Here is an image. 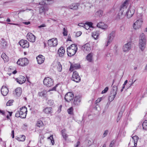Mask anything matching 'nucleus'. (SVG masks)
<instances>
[{
  "instance_id": "obj_35",
  "label": "nucleus",
  "mask_w": 147,
  "mask_h": 147,
  "mask_svg": "<svg viewBox=\"0 0 147 147\" xmlns=\"http://www.w3.org/2000/svg\"><path fill=\"white\" fill-rule=\"evenodd\" d=\"M65 129L62 130H61L62 135L63 137L64 138L65 140H66L68 136L65 133Z\"/></svg>"
},
{
  "instance_id": "obj_12",
  "label": "nucleus",
  "mask_w": 147,
  "mask_h": 147,
  "mask_svg": "<svg viewBox=\"0 0 147 147\" xmlns=\"http://www.w3.org/2000/svg\"><path fill=\"white\" fill-rule=\"evenodd\" d=\"M115 31H112L109 35L107 39V44L106 45V46H107L110 43V42H111L112 40L115 36Z\"/></svg>"
},
{
  "instance_id": "obj_17",
  "label": "nucleus",
  "mask_w": 147,
  "mask_h": 147,
  "mask_svg": "<svg viewBox=\"0 0 147 147\" xmlns=\"http://www.w3.org/2000/svg\"><path fill=\"white\" fill-rule=\"evenodd\" d=\"M1 91L2 94L3 96H5L7 94L8 92V90L6 86H3L1 88Z\"/></svg>"
},
{
  "instance_id": "obj_40",
  "label": "nucleus",
  "mask_w": 147,
  "mask_h": 147,
  "mask_svg": "<svg viewBox=\"0 0 147 147\" xmlns=\"http://www.w3.org/2000/svg\"><path fill=\"white\" fill-rule=\"evenodd\" d=\"M57 64L58 65L57 67V70L59 72H61L62 70V65L60 62H58Z\"/></svg>"
},
{
  "instance_id": "obj_31",
  "label": "nucleus",
  "mask_w": 147,
  "mask_h": 147,
  "mask_svg": "<svg viewBox=\"0 0 147 147\" xmlns=\"http://www.w3.org/2000/svg\"><path fill=\"white\" fill-rule=\"evenodd\" d=\"M132 139L134 142V145L136 146L137 142L139 139L138 137L137 136H135L132 137Z\"/></svg>"
},
{
  "instance_id": "obj_43",
  "label": "nucleus",
  "mask_w": 147,
  "mask_h": 147,
  "mask_svg": "<svg viewBox=\"0 0 147 147\" xmlns=\"http://www.w3.org/2000/svg\"><path fill=\"white\" fill-rule=\"evenodd\" d=\"M20 110L24 113H27V108L25 106H24L20 108Z\"/></svg>"
},
{
  "instance_id": "obj_26",
  "label": "nucleus",
  "mask_w": 147,
  "mask_h": 147,
  "mask_svg": "<svg viewBox=\"0 0 147 147\" xmlns=\"http://www.w3.org/2000/svg\"><path fill=\"white\" fill-rule=\"evenodd\" d=\"M103 11L102 10L100 9L96 11L95 13L96 16L101 17L103 15Z\"/></svg>"
},
{
  "instance_id": "obj_54",
  "label": "nucleus",
  "mask_w": 147,
  "mask_h": 147,
  "mask_svg": "<svg viewBox=\"0 0 147 147\" xmlns=\"http://www.w3.org/2000/svg\"><path fill=\"white\" fill-rule=\"evenodd\" d=\"M109 88L108 87H106L105 89L102 91L101 92L102 94H104L106 93L108 90Z\"/></svg>"
},
{
  "instance_id": "obj_14",
  "label": "nucleus",
  "mask_w": 147,
  "mask_h": 147,
  "mask_svg": "<svg viewBox=\"0 0 147 147\" xmlns=\"http://www.w3.org/2000/svg\"><path fill=\"white\" fill-rule=\"evenodd\" d=\"M82 49L85 52L88 53L91 50L90 45L89 43H86L82 46Z\"/></svg>"
},
{
  "instance_id": "obj_53",
  "label": "nucleus",
  "mask_w": 147,
  "mask_h": 147,
  "mask_svg": "<svg viewBox=\"0 0 147 147\" xmlns=\"http://www.w3.org/2000/svg\"><path fill=\"white\" fill-rule=\"evenodd\" d=\"M15 117H16L21 118V115L19 111H17L15 114Z\"/></svg>"
},
{
  "instance_id": "obj_11",
  "label": "nucleus",
  "mask_w": 147,
  "mask_h": 147,
  "mask_svg": "<svg viewBox=\"0 0 147 147\" xmlns=\"http://www.w3.org/2000/svg\"><path fill=\"white\" fill-rule=\"evenodd\" d=\"M27 39L30 42H34L36 40V36L31 33H28L26 36Z\"/></svg>"
},
{
  "instance_id": "obj_56",
  "label": "nucleus",
  "mask_w": 147,
  "mask_h": 147,
  "mask_svg": "<svg viewBox=\"0 0 147 147\" xmlns=\"http://www.w3.org/2000/svg\"><path fill=\"white\" fill-rule=\"evenodd\" d=\"M82 33L81 31L78 32L76 33V36L77 37H78L81 35Z\"/></svg>"
},
{
  "instance_id": "obj_6",
  "label": "nucleus",
  "mask_w": 147,
  "mask_h": 147,
  "mask_svg": "<svg viewBox=\"0 0 147 147\" xmlns=\"http://www.w3.org/2000/svg\"><path fill=\"white\" fill-rule=\"evenodd\" d=\"M29 61L26 58L19 59L17 62V64L21 66H24L27 65Z\"/></svg>"
},
{
  "instance_id": "obj_39",
  "label": "nucleus",
  "mask_w": 147,
  "mask_h": 147,
  "mask_svg": "<svg viewBox=\"0 0 147 147\" xmlns=\"http://www.w3.org/2000/svg\"><path fill=\"white\" fill-rule=\"evenodd\" d=\"M51 40H53V47H55L58 44L57 43V38H52L51 39Z\"/></svg>"
},
{
  "instance_id": "obj_51",
  "label": "nucleus",
  "mask_w": 147,
  "mask_h": 147,
  "mask_svg": "<svg viewBox=\"0 0 147 147\" xmlns=\"http://www.w3.org/2000/svg\"><path fill=\"white\" fill-rule=\"evenodd\" d=\"M85 24H86L88 26H89V27H92V26L93 25V24L92 23L90 22H87L85 23Z\"/></svg>"
},
{
  "instance_id": "obj_3",
  "label": "nucleus",
  "mask_w": 147,
  "mask_h": 147,
  "mask_svg": "<svg viewBox=\"0 0 147 147\" xmlns=\"http://www.w3.org/2000/svg\"><path fill=\"white\" fill-rule=\"evenodd\" d=\"M128 4L127 3V10L126 11H124V12H125V15L126 16L127 18H129L131 17L134 14L135 8L133 6H130L128 7Z\"/></svg>"
},
{
  "instance_id": "obj_15",
  "label": "nucleus",
  "mask_w": 147,
  "mask_h": 147,
  "mask_svg": "<svg viewBox=\"0 0 147 147\" xmlns=\"http://www.w3.org/2000/svg\"><path fill=\"white\" fill-rule=\"evenodd\" d=\"M36 59L38 63V64H41L43 63L45 60V57L42 55H40L36 57Z\"/></svg>"
},
{
  "instance_id": "obj_9",
  "label": "nucleus",
  "mask_w": 147,
  "mask_h": 147,
  "mask_svg": "<svg viewBox=\"0 0 147 147\" xmlns=\"http://www.w3.org/2000/svg\"><path fill=\"white\" fill-rule=\"evenodd\" d=\"M73 98V101H72V105L75 106L79 105L81 101V98L80 96H76Z\"/></svg>"
},
{
  "instance_id": "obj_20",
  "label": "nucleus",
  "mask_w": 147,
  "mask_h": 147,
  "mask_svg": "<svg viewBox=\"0 0 147 147\" xmlns=\"http://www.w3.org/2000/svg\"><path fill=\"white\" fill-rule=\"evenodd\" d=\"M80 67V64H71L70 65L69 70L71 71L73 70V69H79Z\"/></svg>"
},
{
  "instance_id": "obj_41",
  "label": "nucleus",
  "mask_w": 147,
  "mask_h": 147,
  "mask_svg": "<svg viewBox=\"0 0 147 147\" xmlns=\"http://www.w3.org/2000/svg\"><path fill=\"white\" fill-rule=\"evenodd\" d=\"M19 112L21 115V118H25L26 117V113H24L20 110Z\"/></svg>"
},
{
  "instance_id": "obj_36",
  "label": "nucleus",
  "mask_w": 147,
  "mask_h": 147,
  "mask_svg": "<svg viewBox=\"0 0 147 147\" xmlns=\"http://www.w3.org/2000/svg\"><path fill=\"white\" fill-rule=\"evenodd\" d=\"M43 125V122L40 120H38L36 124V126L39 127L42 126Z\"/></svg>"
},
{
  "instance_id": "obj_37",
  "label": "nucleus",
  "mask_w": 147,
  "mask_h": 147,
  "mask_svg": "<svg viewBox=\"0 0 147 147\" xmlns=\"http://www.w3.org/2000/svg\"><path fill=\"white\" fill-rule=\"evenodd\" d=\"M143 128L145 130H147V120H145L142 124Z\"/></svg>"
},
{
  "instance_id": "obj_1",
  "label": "nucleus",
  "mask_w": 147,
  "mask_h": 147,
  "mask_svg": "<svg viewBox=\"0 0 147 147\" xmlns=\"http://www.w3.org/2000/svg\"><path fill=\"white\" fill-rule=\"evenodd\" d=\"M127 2L126 0L121 6L120 10L116 18L117 20L122 19L124 17L125 15L124 11H126L127 10Z\"/></svg>"
},
{
  "instance_id": "obj_58",
  "label": "nucleus",
  "mask_w": 147,
  "mask_h": 147,
  "mask_svg": "<svg viewBox=\"0 0 147 147\" xmlns=\"http://www.w3.org/2000/svg\"><path fill=\"white\" fill-rule=\"evenodd\" d=\"M108 130H105L103 134V137H105L108 134Z\"/></svg>"
},
{
  "instance_id": "obj_45",
  "label": "nucleus",
  "mask_w": 147,
  "mask_h": 147,
  "mask_svg": "<svg viewBox=\"0 0 147 147\" xmlns=\"http://www.w3.org/2000/svg\"><path fill=\"white\" fill-rule=\"evenodd\" d=\"M73 108L72 107H70L67 110V111L68 114L70 115L73 114Z\"/></svg>"
},
{
  "instance_id": "obj_10",
  "label": "nucleus",
  "mask_w": 147,
  "mask_h": 147,
  "mask_svg": "<svg viewBox=\"0 0 147 147\" xmlns=\"http://www.w3.org/2000/svg\"><path fill=\"white\" fill-rule=\"evenodd\" d=\"M74 94L71 92H69L66 94L65 96V100L69 102L74 98Z\"/></svg>"
},
{
  "instance_id": "obj_28",
  "label": "nucleus",
  "mask_w": 147,
  "mask_h": 147,
  "mask_svg": "<svg viewBox=\"0 0 147 147\" xmlns=\"http://www.w3.org/2000/svg\"><path fill=\"white\" fill-rule=\"evenodd\" d=\"M99 36V34L98 31L94 32L92 33V37L95 39H97Z\"/></svg>"
},
{
  "instance_id": "obj_13",
  "label": "nucleus",
  "mask_w": 147,
  "mask_h": 147,
  "mask_svg": "<svg viewBox=\"0 0 147 147\" xmlns=\"http://www.w3.org/2000/svg\"><path fill=\"white\" fill-rule=\"evenodd\" d=\"M146 45V40H142L140 39L139 41V47L143 51L145 48Z\"/></svg>"
},
{
  "instance_id": "obj_50",
  "label": "nucleus",
  "mask_w": 147,
  "mask_h": 147,
  "mask_svg": "<svg viewBox=\"0 0 147 147\" xmlns=\"http://www.w3.org/2000/svg\"><path fill=\"white\" fill-rule=\"evenodd\" d=\"M52 41L53 40H51V39L49 40H48V44L49 46L50 47L53 46Z\"/></svg>"
},
{
  "instance_id": "obj_57",
  "label": "nucleus",
  "mask_w": 147,
  "mask_h": 147,
  "mask_svg": "<svg viewBox=\"0 0 147 147\" xmlns=\"http://www.w3.org/2000/svg\"><path fill=\"white\" fill-rule=\"evenodd\" d=\"M46 2L44 1H42L38 3V5H41L42 6H44V5L45 4Z\"/></svg>"
},
{
  "instance_id": "obj_32",
  "label": "nucleus",
  "mask_w": 147,
  "mask_h": 147,
  "mask_svg": "<svg viewBox=\"0 0 147 147\" xmlns=\"http://www.w3.org/2000/svg\"><path fill=\"white\" fill-rule=\"evenodd\" d=\"M1 44L2 45L3 47L5 48L7 46V42L3 38L1 39Z\"/></svg>"
},
{
  "instance_id": "obj_16",
  "label": "nucleus",
  "mask_w": 147,
  "mask_h": 147,
  "mask_svg": "<svg viewBox=\"0 0 147 147\" xmlns=\"http://www.w3.org/2000/svg\"><path fill=\"white\" fill-rule=\"evenodd\" d=\"M77 51L70 49L69 48H67V54L69 56L71 57L74 56L76 54Z\"/></svg>"
},
{
  "instance_id": "obj_24",
  "label": "nucleus",
  "mask_w": 147,
  "mask_h": 147,
  "mask_svg": "<svg viewBox=\"0 0 147 147\" xmlns=\"http://www.w3.org/2000/svg\"><path fill=\"white\" fill-rule=\"evenodd\" d=\"M93 54L91 53L88 54L86 56V59L89 62H92L93 61Z\"/></svg>"
},
{
  "instance_id": "obj_61",
  "label": "nucleus",
  "mask_w": 147,
  "mask_h": 147,
  "mask_svg": "<svg viewBox=\"0 0 147 147\" xmlns=\"http://www.w3.org/2000/svg\"><path fill=\"white\" fill-rule=\"evenodd\" d=\"M46 26V25L45 24H43L42 25L38 26V27L39 28H41L43 27H45Z\"/></svg>"
},
{
  "instance_id": "obj_8",
  "label": "nucleus",
  "mask_w": 147,
  "mask_h": 147,
  "mask_svg": "<svg viewBox=\"0 0 147 147\" xmlns=\"http://www.w3.org/2000/svg\"><path fill=\"white\" fill-rule=\"evenodd\" d=\"M19 43L23 48H28L29 46V43L26 40L22 39L19 41Z\"/></svg>"
},
{
  "instance_id": "obj_47",
  "label": "nucleus",
  "mask_w": 147,
  "mask_h": 147,
  "mask_svg": "<svg viewBox=\"0 0 147 147\" xmlns=\"http://www.w3.org/2000/svg\"><path fill=\"white\" fill-rule=\"evenodd\" d=\"M47 103L50 106H52L53 105L54 102L53 100H49L47 102Z\"/></svg>"
},
{
  "instance_id": "obj_22",
  "label": "nucleus",
  "mask_w": 147,
  "mask_h": 147,
  "mask_svg": "<svg viewBox=\"0 0 147 147\" xmlns=\"http://www.w3.org/2000/svg\"><path fill=\"white\" fill-rule=\"evenodd\" d=\"M16 81L20 84H22L24 83L26 79L24 76H21L19 78L16 79Z\"/></svg>"
},
{
  "instance_id": "obj_60",
  "label": "nucleus",
  "mask_w": 147,
  "mask_h": 147,
  "mask_svg": "<svg viewBox=\"0 0 147 147\" xmlns=\"http://www.w3.org/2000/svg\"><path fill=\"white\" fill-rule=\"evenodd\" d=\"M128 83V80H126L124 82V83L123 84V88H125V85H126Z\"/></svg>"
},
{
  "instance_id": "obj_27",
  "label": "nucleus",
  "mask_w": 147,
  "mask_h": 147,
  "mask_svg": "<svg viewBox=\"0 0 147 147\" xmlns=\"http://www.w3.org/2000/svg\"><path fill=\"white\" fill-rule=\"evenodd\" d=\"M16 94L18 96H20L22 94V90L21 88H18L15 90Z\"/></svg>"
},
{
  "instance_id": "obj_38",
  "label": "nucleus",
  "mask_w": 147,
  "mask_h": 147,
  "mask_svg": "<svg viewBox=\"0 0 147 147\" xmlns=\"http://www.w3.org/2000/svg\"><path fill=\"white\" fill-rule=\"evenodd\" d=\"M26 137L24 135H22L20 137L18 138L17 139L19 141H24L25 140Z\"/></svg>"
},
{
  "instance_id": "obj_52",
  "label": "nucleus",
  "mask_w": 147,
  "mask_h": 147,
  "mask_svg": "<svg viewBox=\"0 0 147 147\" xmlns=\"http://www.w3.org/2000/svg\"><path fill=\"white\" fill-rule=\"evenodd\" d=\"M13 103L12 100H9L6 103V105L7 106H10L12 105Z\"/></svg>"
},
{
  "instance_id": "obj_62",
  "label": "nucleus",
  "mask_w": 147,
  "mask_h": 147,
  "mask_svg": "<svg viewBox=\"0 0 147 147\" xmlns=\"http://www.w3.org/2000/svg\"><path fill=\"white\" fill-rule=\"evenodd\" d=\"M85 24L83 23H79L78 25L80 26H82V27H84V26Z\"/></svg>"
},
{
  "instance_id": "obj_18",
  "label": "nucleus",
  "mask_w": 147,
  "mask_h": 147,
  "mask_svg": "<svg viewBox=\"0 0 147 147\" xmlns=\"http://www.w3.org/2000/svg\"><path fill=\"white\" fill-rule=\"evenodd\" d=\"M79 5V4L78 3H74L69 5L68 7L71 9L77 10Z\"/></svg>"
},
{
  "instance_id": "obj_23",
  "label": "nucleus",
  "mask_w": 147,
  "mask_h": 147,
  "mask_svg": "<svg viewBox=\"0 0 147 147\" xmlns=\"http://www.w3.org/2000/svg\"><path fill=\"white\" fill-rule=\"evenodd\" d=\"M65 53V49L63 47L60 48L58 50V54L59 57H61L63 56L64 55Z\"/></svg>"
},
{
  "instance_id": "obj_48",
  "label": "nucleus",
  "mask_w": 147,
  "mask_h": 147,
  "mask_svg": "<svg viewBox=\"0 0 147 147\" xmlns=\"http://www.w3.org/2000/svg\"><path fill=\"white\" fill-rule=\"evenodd\" d=\"M140 39L144 40H146L145 37V35L144 33L141 34L140 36Z\"/></svg>"
},
{
  "instance_id": "obj_2",
  "label": "nucleus",
  "mask_w": 147,
  "mask_h": 147,
  "mask_svg": "<svg viewBox=\"0 0 147 147\" xmlns=\"http://www.w3.org/2000/svg\"><path fill=\"white\" fill-rule=\"evenodd\" d=\"M137 20L133 25V28L135 29H138L141 27L143 22L142 15L139 14L137 16Z\"/></svg>"
},
{
  "instance_id": "obj_30",
  "label": "nucleus",
  "mask_w": 147,
  "mask_h": 147,
  "mask_svg": "<svg viewBox=\"0 0 147 147\" xmlns=\"http://www.w3.org/2000/svg\"><path fill=\"white\" fill-rule=\"evenodd\" d=\"M47 92L45 90H43L41 92H39L38 93L39 96L45 97L46 96Z\"/></svg>"
},
{
  "instance_id": "obj_63",
  "label": "nucleus",
  "mask_w": 147,
  "mask_h": 147,
  "mask_svg": "<svg viewBox=\"0 0 147 147\" xmlns=\"http://www.w3.org/2000/svg\"><path fill=\"white\" fill-rule=\"evenodd\" d=\"M84 27L86 30H88L89 28V26L85 24H85L84 26Z\"/></svg>"
},
{
  "instance_id": "obj_5",
  "label": "nucleus",
  "mask_w": 147,
  "mask_h": 147,
  "mask_svg": "<svg viewBox=\"0 0 147 147\" xmlns=\"http://www.w3.org/2000/svg\"><path fill=\"white\" fill-rule=\"evenodd\" d=\"M43 83L47 87H50L53 85L54 81L52 79L49 77H46L44 80Z\"/></svg>"
},
{
  "instance_id": "obj_64",
  "label": "nucleus",
  "mask_w": 147,
  "mask_h": 147,
  "mask_svg": "<svg viewBox=\"0 0 147 147\" xmlns=\"http://www.w3.org/2000/svg\"><path fill=\"white\" fill-rule=\"evenodd\" d=\"M120 30L121 32H123L124 30V28L123 26H121L120 27Z\"/></svg>"
},
{
  "instance_id": "obj_44",
  "label": "nucleus",
  "mask_w": 147,
  "mask_h": 147,
  "mask_svg": "<svg viewBox=\"0 0 147 147\" xmlns=\"http://www.w3.org/2000/svg\"><path fill=\"white\" fill-rule=\"evenodd\" d=\"M45 11V6H41L40 7L39 12L40 13L44 12Z\"/></svg>"
},
{
  "instance_id": "obj_49",
  "label": "nucleus",
  "mask_w": 147,
  "mask_h": 147,
  "mask_svg": "<svg viewBox=\"0 0 147 147\" xmlns=\"http://www.w3.org/2000/svg\"><path fill=\"white\" fill-rule=\"evenodd\" d=\"M63 33L64 36H67V30L65 28H64L63 29Z\"/></svg>"
},
{
  "instance_id": "obj_19",
  "label": "nucleus",
  "mask_w": 147,
  "mask_h": 147,
  "mask_svg": "<svg viewBox=\"0 0 147 147\" xmlns=\"http://www.w3.org/2000/svg\"><path fill=\"white\" fill-rule=\"evenodd\" d=\"M131 42H128L125 44L123 46V49L124 51H129L131 48Z\"/></svg>"
},
{
  "instance_id": "obj_59",
  "label": "nucleus",
  "mask_w": 147,
  "mask_h": 147,
  "mask_svg": "<svg viewBox=\"0 0 147 147\" xmlns=\"http://www.w3.org/2000/svg\"><path fill=\"white\" fill-rule=\"evenodd\" d=\"M58 85V84H56L55 86L53 88L51 89L50 90V91H53V90H56V87Z\"/></svg>"
},
{
  "instance_id": "obj_25",
  "label": "nucleus",
  "mask_w": 147,
  "mask_h": 147,
  "mask_svg": "<svg viewBox=\"0 0 147 147\" xmlns=\"http://www.w3.org/2000/svg\"><path fill=\"white\" fill-rule=\"evenodd\" d=\"M43 112L47 114H51L52 113V108L50 107H47L44 109Z\"/></svg>"
},
{
  "instance_id": "obj_55",
  "label": "nucleus",
  "mask_w": 147,
  "mask_h": 147,
  "mask_svg": "<svg viewBox=\"0 0 147 147\" xmlns=\"http://www.w3.org/2000/svg\"><path fill=\"white\" fill-rule=\"evenodd\" d=\"M48 139H50L53 145L54 144V141L53 140V136H51L50 137L48 138Z\"/></svg>"
},
{
  "instance_id": "obj_21",
  "label": "nucleus",
  "mask_w": 147,
  "mask_h": 147,
  "mask_svg": "<svg viewBox=\"0 0 147 147\" xmlns=\"http://www.w3.org/2000/svg\"><path fill=\"white\" fill-rule=\"evenodd\" d=\"M97 26V27L103 29H106L108 28L107 25L105 24L104 23L102 22H100L98 23Z\"/></svg>"
},
{
  "instance_id": "obj_34",
  "label": "nucleus",
  "mask_w": 147,
  "mask_h": 147,
  "mask_svg": "<svg viewBox=\"0 0 147 147\" xmlns=\"http://www.w3.org/2000/svg\"><path fill=\"white\" fill-rule=\"evenodd\" d=\"M68 48H69L70 49L76 51H77L78 50L77 46L75 44H72Z\"/></svg>"
},
{
  "instance_id": "obj_42",
  "label": "nucleus",
  "mask_w": 147,
  "mask_h": 147,
  "mask_svg": "<svg viewBox=\"0 0 147 147\" xmlns=\"http://www.w3.org/2000/svg\"><path fill=\"white\" fill-rule=\"evenodd\" d=\"M136 80H135L133 82H131L130 81H129L127 83V85L126 86V88L127 89L129 88L131 86L134 84V83L135 82Z\"/></svg>"
},
{
  "instance_id": "obj_7",
  "label": "nucleus",
  "mask_w": 147,
  "mask_h": 147,
  "mask_svg": "<svg viewBox=\"0 0 147 147\" xmlns=\"http://www.w3.org/2000/svg\"><path fill=\"white\" fill-rule=\"evenodd\" d=\"M71 79L72 80L76 82H78L80 81L81 78L79 75L78 73L76 71L73 72Z\"/></svg>"
},
{
  "instance_id": "obj_33",
  "label": "nucleus",
  "mask_w": 147,
  "mask_h": 147,
  "mask_svg": "<svg viewBox=\"0 0 147 147\" xmlns=\"http://www.w3.org/2000/svg\"><path fill=\"white\" fill-rule=\"evenodd\" d=\"M116 95V94H115L113 93H111V94L109 98V101L110 102L114 100Z\"/></svg>"
},
{
  "instance_id": "obj_46",
  "label": "nucleus",
  "mask_w": 147,
  "mask_h": 147,
  "mask_svg": "<svg viewBox=\"0 0 147 147\" xmlns=\"http://www.w3.org/2000/svg\"><path fill=\"white\" fill-rule=\"evenodd\" d=\"M115 141L113 140L111 142L109 147H115Z\"/></svg>"
},
{
  "instance_id": "obj_4",
  "label": "nucleus",
  "mask_w": 147,
  "mask_h": 147,
  "mask_svg": "<svg viewBox=\"0 0 147 147\" xmlns=\"http://www.w3.org/2000/svg\"><path fill=\"white\" fill-rule=\"evenodd\" d=\"M116 82V79H115L113 80V83L112 85V88L111 91V93H113L115 94H117L118 88V86L119 83L120 82L119 81L117 82Z\"/></svg>"
},
{
  "instance_id": "obj_29",
  "label": "nucleus",
  "mask_w": 147,
  "mask_h": 147,
  "mask_svg": "<svg viewBox=\"0 0 147 147\" xmlns=\"http://www.w3.org/2000/svg\"><path fill=\"white\" fill-rule=\"evenodd\" d=\"M1 57L3 59L5 62H7L8 61L7 56L4 53H3L1 55Z\"/></svg>"
}]
</instances>
